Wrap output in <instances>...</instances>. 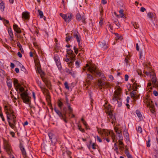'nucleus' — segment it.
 <instances>
[{"label": "nucleus", "mask_w": 158, "mask_h": 158, "mask_svg": "<svg viewBox=\"0 0 158 158\" xmlns=\"http://www.w3.org/2000/svg\"><path fill=\"white\" fill-rule=\"evenodd\" d=\"M116 91L114 93L111 102L115 106L117 105L118 107H120L122 105V100L119 96L120 94L121 88L120 87L118 88Z\"/></svg>", "instance_id": "nucleus-1"}, {"label": "nucleus", "mask_w": 158, "mask_h": 158, "mask_svg": "<svg viewBox=\"0 0 158 158\" xmlns=\"http://www.w3.org/2000/svg\"><path fill=\"white\" fill-rule=\"evenodd\" d=\"M83 70L84 71L86 70H87L96 77H100L101 76V72L97 69L96 65L93 64H87L83 68Z\"/></svg>", "instance_id": "nucleus-2"}, {"label": "nucleus", "mask_w": 158, "mask_h": 158, "mask_svg": "<svg viewBox=\"0 0 158 158\" xmlns=\"http://www.w3.org/2000/svg\"><path fill=\"white\" fill-rule=\"evenodd\" d=\"M17 91L19 90L20 92H22L20 96L23 102L26 104H28L30 102L31 98L28 95V93L27 91H24V88L21 85H20V86L18 87V89H15Z\"/></svg>", "instance_id": "nucleus-3"}, {"label": "nucleus", "mask_w": 158, "mask_h": 158, "mask_svg": "<svg viewBox=\"0 0 158 158\" xmlns=\"http://www.w3.org/2000/svg\"><path fill=\"white\" fill-rule=\"evenodd\" d=\"M107 114V120L109 122H111L112 124H114L116 120L115 115L113 114L112 112L110 111L108 112Z\"/></svg>", "instance_id": "nucleus-4"}, {"label": "nucleus", "mask_w": 158, "mask_h": 158, "mask_svg": "<svg viewBox=\"0 0 158 158\" xmlns=\"http://www.w3.org/2000/svg\"><path fill=\"white\" fill-rule=\"evenodd\" d=\"M54 110L56 113L58 114L59 117L61 119H62L64 121L65 123H67L68 121L66 119V113L64 114H63L58 109H57L56 107L54 108Z\"/></svg>", "instance_id": "nucleus-5"}, {"label": "nucleus", "mask_w": 158, "mask_h": 158, "mask_svg": "<svg viewBox=\"0 0 158 158\" xmlns=\"http://www.w3.org/2000/svg\"><path fill=\"white\" fill-rule=\"evenodd\" d=\"M103 133L107 136L110 135L113 142H115L117 140V138H116L115 134L112 131H103Z\"/></svg>", "instance_id": "nucleus-6"}, {"label": "nucleus", "mask_w": 158, "mask_h": 158, "mask_svg": "<svg viewBox=\"0 0 158 158\" xmlns=\"http://www.w3.org/2000/svg\"><path fill=\"white\" fill-rule=\"evenodd\" d=\"M60 15L65 22L68 23L70 21L73 17V15L70 13L64 14H63L60 13Z\"/></svg>", "instance_id": "nucleus-7"}, {"label": "nucleus", "mask_w": 158, "mask_h": 158, "mask_svg": "<svg viewBox=\"0 0 158 158\" xmlns=\"http://www.w3.org/2000/svg\"><path fill=\"white\" fill-rule=\"evenodd\" d=\"M98 85L100 90H101L102 88H108L109 86V84L108 82L103 81L100 80L98 81Z\"/></svg>", "instance_id": "nucleus-8"}, {"label": "nucleus", "mask_w": 158, "mask_h": 158, "mask_svg": "<svg viewBox=\"0 0 158 158\" xmlns=\"http://www.w3.org/2000/svg\"><path fill=\"white\" fill-rule=\"evenodd\" d=\"M48 135L52 143H55L57 142V137L56 135L52 132L49 133Z\"/></svg>", "instance_id": "nucleus-9"}, {"label": "nucleus", "mask_w": 158, "mask_h": 158, "mask_svg": "<svg viewBox=\"0 0 158 158\" xmlns=\"http://www.w3.org/2000/svg\"><path fill=\"white\" fill-rule=\"evenodd\" d=\"M22 19L26 20L29 19L30 17L29 13L27 11L23 12L22 13Z\"/></svg>", "instance_id": "nucleus-10"}, {"label": "nucleus", "mask_w": 158, "mask_h": 158, "mask_svg": "<svg viewBox=\"0 0 158 158\" xmlns=\"http://www.w3.org/2000/svg\"><path fill=\"white\" fill-rule=\"evenodd\" d=\"M5 148L7 153L10 154L11 152V147L10 145L7 142L5 143L4 145Z\"/></svg>", "instance_id": "nucleus-11"}, {"label": "nucleus", "mask_w": 158, "mask_h": 158, "mask_svg": "<svg viewBox=\"0 0 158 158\" xmlns=\"http://www.w3.org/2000/svg\"><path fill=\"white\" fill-rule=\"evenodd\" d=\"M8 31L10 36V40L11 41H14V35L11 27L8 28Z\"/></svg>", "instance_id": "nucleus-12"}, {"label": "nucleus", "mask_w": 158, "mask_h": 158, "mask_svg": "<svg viewBox=\"0 0 158 158\" xmlns=\"http://www.w3.org/2000/svg\"><path fill=\"white\" fill-rule=\"evenodd\" d=\"M93 79V77L90 74H87V77L86 78V82L87 84H89L91 81Z\"/></svg>", "instance_id": "nucleus-13"}, {"label": "nucleus", "mask_w": 158, "mask_h": 158, "mask_svg": "<svg viewBox=\"0 0 158 158\" xmlns=\"http://www.w3.org/2000/svg\"><path fill=\"white\" fill-rule=\"evenodd\" d=\"M5 109L6 111V114L7 115V114H13L14 112L13 110L10 107H8L7 106H5Z\"/></svg>", "instance_id": "nucleus-14"}, {"label": "nucleus", "mask_w": 158, "mask_h": 158, "mask_svg": "<svg viewBox=\"0 0 158 158\" xmlns=\"http://www.w3.org/2000/svg\"><path fill=\"white\" fill-rule=\"evenodd\" d=\"M100 46L101 48H103L104 50L107 49L108 47V44L105 41L101 42L100 44Z\"/></svg>", "instance_id": "nucleus-15"}, {"label": "nucleus", "mask_w": 158, "mask_h": 158, "mask_svg": "<svg viewBox=\"0 0 158 158\" xmlns=\"http://www.w3.org/2000/svg\"><path fill=\"white\" fill-rule=\"evenodd\" d=\"M64 60L68 63V64H72L73 63V61H71V59L68 57V55H66V57L64 58Z\"/></svg>", "instance_id": "nucleus-16"}, {"label": "nucleus", "mask_w": 158, "mask_h": 158, "mask_svg": "<svg viewBox=\"0 0 158 158\" xmlns=\"http://www.w3.org/2000/svg\"><path fill=\"white\" fill-rule=\"evenodd\" d=\"M13 29L14 31L18 33H20L21 32L20 28L19 27L18 25L16 24H14L13 26Z\"/></svg>", "instance_id": "nucleus-17"}, {"label": "nucleus", "mask_w": 158, "mask_h": 158, "mask_svg": "<svg viewBox=\"0 0 158 158\" xmlns=\"http://www.w3.org/2000/svg\"><path fill=\"white\" fill-rule=\"evenodd\" d=\"M21 84L19 83L18 82V80L16 79H15L14 81V85L15 89H18V87L20 86Z\"/></svg>", "instance_id": "nucleus-18"}, {"label": "nucleus", "mask_w": 158, "mask_h": 158, "mask_svg": "<svg viewBox=\"0 0 158 158\" xmlns=\"http://www.w3.org/2000/svg\"><path fill=\"white\" fill-rule=\"evenodd\" d=\"M8 121H10V120H12L16 118V117L14 114H7V116Z\"/></svg>", "instance_id": "nucleus-19"}, {"label": "nucleus", "mask_w": 158, "mask_h": 158, "mask_svg": "<svg viewBox=\"0 0 158 158\" xmlns=\"http://www.w3.org/2000/svg\"><path fill=\"white\" fill-rule=\"evenodd\" d=\"M43 81L45 83L48 88L50 89H51V87L50 82L46 79H43Z\"/></svg>", "instance_id": "nucleus-20"}, {"label": "nucleus", "mask_w": 158, "mask_h": 158, "mask_svg": "<svg viewBox=\"0 0 158 158\" xmlns=\"http://www.w3.org/2000/svg\"><path fill=\"white\" fill-rule=\"evenodd\" d=\"M111 106L110 104L108 105L105 108L106 109V112L107 114H108V112L110 111L112 112L113 110H111Z\"/></svg>", "instance_id": "nucleus-21"}, {"label": "nucleus", "mask_w": 158, "mask_h": 158, "mask_svg": "<svg viewBox=\"0 0 158 158\" xmlns=\"http://www.w3.org/2000/svg\"><path fill=\"white\" fill-rule=\"evenodd\" d=\"M0 7L1 10L2 12L4 10L5 8V5L3 2L2 0H0Z\"/></svg>", "instance_id": "nucleus-22"}, {"label": "nucleus", "mask_w": 158, "mask_h": 158, "mask_svg": "<svg viewBox=\"0 0 158 158\" xmlns=\"http://www.w3.org/2000/svg\"><path fill=\"white\" fill-rule=\"evenodd\" d=\"M77 32L73 34V37L76 38L77 42L79 43L80 42V38Z\"/></svg>", "instance_id": "nucleus-23"}, {"label": "nucleus", "mask_w": 158, "mask_h": 158, "mask_svg": "<svg viewBox=\"0 0 158 158\" xmlns=\"http://www.w3.org/2000/svg\"><path fill=\"white\" fill-rule=\"evenodd\" d=\"M68 57L71 59V61L73 62L75 60V57H76V56L74 54H73L70 55L69 56L68 55Z\"/></svg>", "instance_id": "nucleus-24"}, {"label": "nucleus", "mask_w": 158, "mask_h": 158, "mask_svg": "<svg viewBox=\"0 0 158 158\" xmlns=\"http://www.w3.org/2000/svg\"><path fill=\"white\" fill-rule=\"evenodd\" d=\"M8 123L9 125L10 126L12 129H14L15 130V129H16V126H15V124L14 123H11V122H10V121H8Z\"/></svg>", "instance_id": "nucleus-25"}, {"label": "nucleus", "mask_w": 158, "mask_h": 158, "mask_svg": "<svg viewBox=\"0 0 158 158\" xmlns=\"http://www.w3.org/2000/svg\"><path fill=\"white\" fill-rule=\"evenodd\" d=\"M131 24L135 29H138L139 27L138 24L136 22H132Z\"/></svg>", "instance_id": "nucleus-26"}, {"label": "nucleus", "mask_w": 158, "mask_h": 158, "mask_svg": "<svg viewBox=\"0 0 158 158\" xmlns=\"http://www.w3.org/2000/svg\"><path fill=\"white\" fill-rule=\"evenodd\" d=\"M54 59L56 63L60 61L59 56L57 55H54Z\"/></svg>", "instance_id": "nucleus-27"}, {"label": "nucleus", "mask_w": 158, "mask_h": 158, "mask_svg": "<svg viewBox=\"0 0 158 158\" xmlns=\"http://www.w3.org/2000/svg\"><path fill=\"white\" fill-rule=\"evenodd\" d=\"M153 103L152 101L151 102V103L149 102L147 104V106L149 107L150 109H155V106L154 105L152 104Z\"/></svg>", "instance_id": "nucleus-28"}, {"label": "nucleus", "mask_w": 158, "mask_h": 158, "mask_svg": "<svg viewBox=\"0 0 158 158\" xmlns=\"http://www.w3.org/2000/svg\"><path fill=\"white\" fill-rule=\"evenodd\" d=\"M7 85L9 89H10L12 87L11 82L10 80H8L6 81Z\"/></svg>", "instance_id": "nucleus-29"}, {"label": "nucleus", "mask_w": 158, "mask_h": 158, "mask_svg": "<svg viewBox=\"0 0 158 158\" xmlns=\"http://www.w3.org/2000/svg\"><path fill=\"white\" fill-rule=\"evenodd\" d=\"M125 153L128 158H131V157H132L131 155L130 154L128 150L126 149L125 150Z\"/></svg>", "instance_id": "nucleus-30"}, {"label": "nucleus", "mask_w": 158, "mask_h": 158, "mask_svg": "<svg viewBox=\"0 0 158 158\" xmlns=\"http://www.w3.org/2000/svg\"><path fill=\"white\" fill-rule=\"evenodd\" d=\"M56 65L57 67H58L59 69L60 70H61L62 69V66L61 65V63H60V61H59L58 62H56Z\"/></svg>", "instance_id": "nucleus-31"}, {"label": "nucleus", "mask_w": 158, "mask_h": 158, "mask_svg": "<svg viewBox=\"0 0 158 158\" xmlns=\"http://www.w3.org/2000/svg\"><path fill=\"white\" fill-rule=\"evenodd\" d=\"M36 82H37V84L38 85H39V86L40 88V89H43V87H44V86H43L42 85L41 81H39L38 80H36Z\"/></svg>", "instance_id": "nucleus-32"}, {"label": "nucleus", "mask_w": 158, "mask_h": 158, "mask_svg": "<svg viewBox=\"0 0 158 158\" xmlns=\"http://www.w3.org/2000/svg\"><path fill=\"white\" fill-rule=\"evenodd\" d=\"M66 51L68 55L74 54L73 53V50H71L70 49H67Z\"/></svg>", "instance_id": "nucleus-33"}, {"label": "nucleus", "mask_w": 158, "mask_h": 158, "mask_svg": "<svg viewBox=\"0 0 158 158\" xmlns=\"http://www.w3.org/2000/svg\"><path fill=\"white\" fill-rule=\"evenodd\" d=\"M43 93L44 94H47L48 90L44 86L43 87L42 89H41Z\"/></svg>", "instance_id": "nucleus-34"}, {"label": "nucleus", "mask_w": 158, "mask_h": 158, "mask_svg": "<svg viewBox=\"0 0 158 158\" xmlns=\"http://www.w3.org/2000/svg\"><path fill=\"white\" fill-rule=\"evenodd\" d=\"M106 131V130H103V131H102V135L104 136H105L106 137V141H107V142H110V139H109V138L108 137V136H107L106 135H105V134H104L103 133V132L104 131Z\"/></svg>", "instance_id": "nucleus-35"}, {"label": "nucleus", "mask_w": 158, "mask_h": 158, "mask_svg": "<svg viewBox=\"0 0 158 158\" xmlns=\"http://www.w3.org/2000/svg\"><path fill=\"white\" fill-rule=\"evenodd\" d=\"M81 16L79 13H77L76 15V19L78 21L81 20Z\"/></svg>", "instance_id": "nucleus-36"}, {"label": "nucleus", "mask_w": 158, "mask_h": 158, "mask_svg": "<svg viewBox=\"0 0 158 158\" xmlns=\"http://www.w3.org/2000/svg\"><path fill=\"white\" fill-rule=\"evenodd\" d=\"M114 130H115V132L117 134H121L122 132L120 130L118 129L116 127L114 128Z\"/></svg>", "instance_id": "nucleus-37"}, {"label": "nucleus", "mask_w": 158, "mask_h": 158, "mask_svg": "<svg viewBox=\"0 0 158 158\" xmlns=\"http://www.w3.org/2000/svg\"><path fill=\"white\" fill-rule=\"evenodd\" d=\"M136 113L137 116L140 119L142 118V115L140 112L139 110H137L136 111Z\"/></svg>", "instance_id": "nucleus-38"}, {"label": "nucleus", "mask_w": 158, "mask_h": 158, "mask_svg": "<svg viewBox=\"0 0 158 158\" xmlns=\"http://www.w3.org/2000/svg\"><path fill=\"white\" fill-rule=\"evenodd\" d=\"M136 94V93L134 91H132L131 93V96L132 98H135V95Z\"/></svg>", "instance_id": "nucleus-39"}, {"label": "nucleus", "mask_w": 158, "mask_h": 158, "mask_svg": "<svg viewBox=\"0 0 158 158\" xmlns=\"http://www.w3.org/2000/svg\"><path fill=\"white\" fill-rule=\"evenodd\" d=\"M58 106L60 108V109L61 108V107L63 105V103L60 100H59L58 101Z\"/></svg>", "instance_id": "nucleus-40"}, {"label": "nucleus", "mask_w": 158, "mask_h": 158, "mask_svg": "<svg viewBox=\"0 0 158 158\" xmlns=\"http://www.w3.org/2000/svg\"><path fill=\"white\" fill-rule=\"evenodd\" d=\"M148 17L150 19L152 18L153 17V14L152 12H149L147 14Z\"/></svg>", "instance_id": "nucleus-41"}, {"label": "nucleus", "mask_w": 158, "mask_h": 158, "mask_svg": "<svg viewBox=\"0 0 158 158\" xmlns=\"http://www.w3.org/2000/svg\"><path fill=\"white\" fill-rule=\"evenodd\" d=\"M68 109V110L69 111V114H71L73 112V109L71 107L70 105L67 106Z\"/></svg>", "instance_id": "nucleus-42"}, {"label": "nucleus", "mask_w": 158, "mask_h": 158, "mask_svg": "<svg viewBox=\"0 0 158 158\" xmlns=\"http://www.w3.org/2000/svg\"><path fill=\"white\" fill-rule=\"evenodd\" d=\"M75 65L77 68L80 67V61L77 60L75 62Z\"/></svg>", "instance_id": "nucleus-43"}, {"label": "nucleus", "mask_w": 158, "mask_h": 158, "mask_svg": "<svg viewBox=\"0 0 158 158\" xmlns=\"http://www.w3.org/2000/svg\"><path fill=\"white\" fill-rule=\"evenodd\" d=\"M120 16L121 17H123L124 16V14L123 13V10L122 9H121L119 11Z\"/></svg>", "instance_id": "nucleus-44"}, {"label": "nucleus", "mask_w": 158, "mask_h": 158, "mask_svg": "<svg viewBox=\"0 0 158 158\" xmlns=\"http://www.w3.org/2000/svg\"><path fill=\"white\" fill-rule=\"evenodd\" d=\"M38 11L39 12V15L40 16V18H43L44 16H43V12L40 11V10H38Z\"/></svg>", "instance_id": "nucleus-45"}, {"label": "nucleus", "mask_w": 158, "mask_h": 158, "mask_svg": "<svg viewBox=\"0 0 158 158\" xmlns=\"http://www.w3.org/2000/svg\"><path fill=\"white\" fill-rule=\"evenodd\" d=\"M78 129L81 132H84L85 130L84 129L81 128V126L79 124L78 125Z\"/></svg>", "instance_id": "nucleus-46"}, {"label": "nucleus", "mask_w": 158, "mask_h": 158, "mask_svg": "<svg viewBox=\"0 0 158 158\" xmlns=\"http://www.w3.org/2000/svg\"><path fill=\"white\" fill-rule=\"evenodd\" d=\"M73 38L72 36H67L66 37V41L68 42Z\"/></svg>", "instance_id": "nucleus-47"}, {"label": "nucleus", "mask_w": 158, "mask_h": 158, "mask_svg": "<svg viewBox=\"0 0 158 158\" xmlns=\"http://www.w3.org/2000/svg\"><path fill=\"white\" fill-rule=\"evenodd\" d=\"M85 16L84 15H82L81 18V20L84 23H85Z\"/></svg>", "instance_id": "nucleus-48"}, {"label": "nucleus", "mask_w": 158, "mask_h": 158, "mask_svg": "<svg viewBox=\"0 0 158 158\" xmlns=\"http://www.w3.org/2000/svg\"><path fill=\"white\" fill-rule=\"evenodd\" d=\"M22 152V153L23 154V156L24 157H25V158H27L26 157V156H27V154H26V151L25 150H24V151H21Z\"/></svg>", "instance_id": "nucleus-49"}, {"label": "nucleus", "mask_w": 158, "mask_h": 158, "mask_svg": "<svg viewBox=\"0 0 158 158\" xmlns=\"http://www.w3.org/2000/svg\"><path fill=\"white\" fill-rule=\"evenodd\" d=\"M64 85L65 88L67 89H69V87L68 85V84L67 82H65L64 83Z\"/></svg>", "instance_id": "nucleus-50"}, {"label": "nucleus", "mask_w": 158, "mask_h": 158, "mask_svg": "<svg viewBox=\"0 0 158 158\" xmlns=\"http://www.w3.org/2000/svg\"><path fill=\"white\" fill-rule=\"evenodd\" d=\"M103 24V19H102V18H101V19L99 23V25L101 27H102Z\"/></svg>", "instance_id": "nucleus-51"}, {"label": "nucleus", "mask_w": 158, "mask_h": 158, "mask_svg": "<svg viewBox=\"0 0 158 158\" xmlns=\"http://www.w3.org/2000/svg\"><path fill=\"white\" fill-rule=\"evenodd\" d=\"M73 50L74 51V52L76 54H77L78 53V50L77 48H76L75 46L73 47Z\"/></svg>", "instance_id": "nucleus-52"}, {"label": "nucleus", "mask_w": 158, "mask_h": 158, "mask_svg": "<svg viewBox=\"0 0 158 158\" xmlns=\"http://www.w3.org/2000/svg\"><path fill=\"white\" fill-rule=\"evenodd\" d=\"M114 147L115 148L114 150L116 151L117 152L118 151V146L116 144V143H115L114 144Z\"/></svg>", "instance_id": "nucleus-53"}, {"label": "nucleus", "mask_w": 158, "mask_h": 158, "mask_svg": "<svg viewBox=\"0 0 158 158\" xmlns=\"http://www.w3.org/2000/svg\"><path fill=\"white\" fill-rule=\"evenodd\" d=\"M155 152L156 154L154 155V158H158V152L157 151L155 150Z\"/></svg>", "instance_id": "nucleus-54"}, {"label": "nucleus", "mask_w": 158, "mask_h": 158, "mask_svg": "<svg viewBox=\"0 0 158 158\" xmlns=\"http://www.w3.org/2000/svg\"><path fill=\"white\" fill-rule=\"evenodd\" d=\"M108 27L110 28V31L111 32V31L113 29V27L111 26V24L110 23H109L108 25Z\"/></svg>", "instance_id": "nucleus-55"}, {"label": "nucleus", "mask_w": 158, "mask_h": 158, "mask_svg": "<svg viewBox=\"0 0 158 158\" xmlns=\"http://www.w3.org/2000/svg\"><path fill=\"white\" fill-rule=\"evenodd\" d=\"M65 104L67 106L70 105V104L69 103V99H68V98L67 97H66V102H65Z\"/></svg>", "instance_id": "nucleus-56"}, {"label": "nucleus", "mask_w": 158, "mask_h": 158, "mask_svg": "<svg viewBox=\"0 0 158 158\" xmlns=\"http://www.w3.org/2000/svg\"><path fill=\"white\" fill-rule=\"evenodd\" d=\"M118 137L119 140H121L123 139V137L122 134H118Z\"/></svg>", "instance_id": "nucleus-57"}, {"label": "nucleus", "mask_w": 158, "mask_h": 158, "mask_svg": "<svg viewBox=\"0 0 158 158\" xmlns=\"http://www.w3.org/2000/svg\"><path fill=\"white\" fill-rule=\"evenodd\" d=\"M96 146L97 145H96L95 143H93L91 145V147L92 149H96Z\"/></svg>", "instance_id": "nucleus-58"}, {"label": "nucleus", "mask_w": 158, "mask_h": 158, "mask_svg": "<svg viewBox=\"0 0 158 158\" xmlns=\"http://www.w3.org/2000/svg\"><path fill=\"white\" fill-rule=\"evenodd\" d=\"M137 131L141 133L142 132V129L140 127H138L137 129Z\"/></svg>", "instance_id": "nucleus-59"}, {"label": "nucleus", "mask_w": 158, "mask_h": 158, "mask_svg": "<svg viewBox=\"0 0 158 158\" xmlns=\"http://www.w3.org/2000/svg\"><path fill=\"white\" fill-rule=\"evenodd\" d=\"M20 148L21 151L25 150L24 148L23 147V145L21 144H20Z\"/></svg>", "instance_id": "nucleus-60"}, {"label": "nucleus", "mask_w": 158, "mask_h": 158, "mask_svg": "<svg viewBox=\"0 0 158 158\" xmlns=\"http://www.w3.org/2000/svg\"><path fill=\"white\" fill-rule=\"evenodd\" d=\"M20 148L21 151L25 150L24 148L23 147V145L21 144H20Z\"/></svg>", "instance_id": "nucleus-61"}, {"label": "nucleus", "mask_w": 158, "mask_h": 158, "mask_svg": "<svg viewBox=\"0 0 158 158\" xmlns=\"http://www.w3.org/2000/svg\"><path fill=\"white\" fill-rule=\"evenodd\" d=\"M15 36H17V38H19L20 39H21L23 38V37H22L21 36V35L19 34H15Z\"/></svg>", "instance_id": "nucleus-62"}, {"label": "nucleus", "mask_w": 158, "mask_h": 158, "mask_svg": "<svg viewBox=\"0 0 158 158\" xmlns=\"http://www.w3.org/2000/svg\"><path fill=\"white\" fill-rule=\"evenodd\" d=\"M137 84L136 82H135L133 83V86L134 88H135V89H137V88L136 86Z\"/></svg>", "instance_id": "nucleus-63"}, {"label": "nucleus", "mask_w": 158, "mask_h": 158, "mask_svg": "<svg viewBox=\"0 0 158 158\" xmlns=\"http://www.w3.org/2000/svg\"><path fill=\"white\" fill-rule=\"evenodd\" d=\"M128 78H129V76L127 75L126 74L125 76V80L126 81H128Z\"/></svg>", "instance_id": "nucleus-64"}]
</instances>
